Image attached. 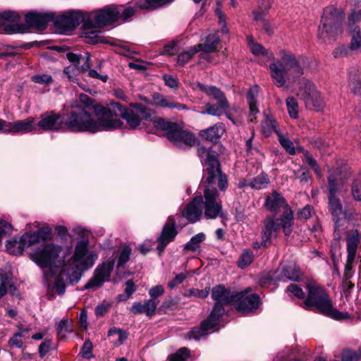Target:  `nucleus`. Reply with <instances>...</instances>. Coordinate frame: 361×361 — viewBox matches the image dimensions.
I'll list each match as a JSON object with an SVG mask.
<instances>
[{
    "instance_id": "f257e3e1",
    "label": "nucleus",
    "mask_w": 361,
    "mask_h": 361,
    "mask_svg": "<svg viewBox=\"0 0 361 361\" xmlns=\"http://www.w3.org/2000/svg\"><path fill=\"white\" fill-rule=\"evenodd\" d=\"M65 129L72 132L95 133L118 128L122 122L114 116L111 111L105 107L96 108L94 116L91 108L76 105L64 115Z\"/></svg>"
},
{
    "instance_id": "f03ea898",
    "label": "nucleus",
    "mask_w": 361,
    "mask_h": 361,
    "mask_svg": "<svg viewBox=\"0 0 361 361\" xmlns=\"http://www.w3.org/2000/svg\"><path fill=\"white\" fill-rule=\"evenodd\" d=\"M279 56L269 64V69L275 85L281 87L287 81H293L304 74V59L286 50L280 51Z\"/></svg>"
},
{
    "instance_id": "7ed1b4c3",
    "label": "nucleus",
    "mask_w": 361,
    "mask_h": 361,
    "mask_svg": "<svg viewBox=\"0 0 361 361\" xmlns=\"http://www.w3.org/2000/svg\"><path fill=\"white\" fill-rule=\"evenodd\" d=\"M235 293H231L224 286L219 285L212 290V298L216 301L211 314L207 319L202 322L200 328H195L189 335L190 338L200 340L207 334V331L213 329L218 324L219 319L224 312V305L233 304Z\"/></svg>"
},
{
    "instance_id": "20e7f679",
    "label": "nucleus",
    "mask_w": 361,
    "mask_h": 361,
    "mask_svg": "<svg viewBox=\"0 0 361 361\" xmlns=\"http://www.w3.org/2000/svg\"><path fill=\"white\" fill-rule=\"evenodd\" d=\"M307 297L302 303V307L307 310L319 312L335 320L348 319V312H339L333 307L331 300L325 290L314 282H309L307 285Z\"/></svg>"
},
{
    "instance_id": "39448f33",
    "label": "nucleus",
    "mask_w": 361,
    "mask_h": 361,
    "mask_svg": "<svg viewBox=\"0 0 361 361\" xmlns=\"http://www.w3.org/2000/svg\"><path fill=\"white\" fill-rule=\"evenodd\" d=\"M98 258L94 251L89 250L87 241H78L74 248L73 256L63 264V272H67L71 281H78L82 273L90 269Z\"/></svg>"
},
{
    "instance_id": "423d86ee",
    "label": "nucleus",
    "mask_w": 361,
    "mask_h": 361,
    "mask_svg": "<svg viewBox=\"0 0 361 361\" xmlns=\"http://www.w3.org/2000/svg\"><path fill=\"white\" fill-rule=\"evenodd\" d=\"M345 20L343 12L334 7H326L318 27V39L321 42L331 44L339 39L343 33L342 25Z\"/></svg>"
},
{
    "instance_id": "0eeeda50",
    "label": "nucleus",
    "mask_w": 361,
    "mask_h": 361,
    "mask_svg": "<svg viewBox=\"0 0 361 361\" xmlns=\"http://www.w3.org/2000/svg\"><path fill=\"white\" fill-rule=\"evenodd\" d=\"M197 155L200 158L202 164L206 166L205 183L212 185L217 182L219 188L224 191L227 188L228 181L226 176L220 169L216 152L212 148L199 146Z\"/></svg>"
},
{
    "instance_id": "6e6552de",
    "label": "nucleus",
    "mask_w": 361,
    "mask_h": 361,
    "mask_svg": "<svg viewBox=\"0 0 361 361\" xmlns=\"http://www.w3.org/2000/svg\"><path fill=\"white\" fill-rule=\"evenodd\" d=\"M154 126L164 130L166 137L178 148H190L197 142V137L192 133L183 130L180 125L164 118H156L154 121Z\"/></svg>"
},
{
    "instance_id": "1a4fd4ad",
    "label": "nucleus",
    "mask_w": 361,
    "mask_h": 361,
    "mask_svg": "<svg viewBox=\"0 0 361 361\" xmlns=\"http://www.w3.org/2000/svg\"><path fill=\"white\" fill-rule=\"evenodd\" d=\"M61 247L55 244H48L42 249H38L31 255L32 259L42 269L47 268L44 274L49 282L51 281L57 268L56 262H59V257L61 252Z\"/></svg>"
},
{
    "instance_id": "9d476101",
    "label": "nucleus",
    "mask_w": 361,
    "mask_h": 361,
    "mask_svg": "<svg viewBox=\"0 0 361 361\" xmlns=\"http://www.w3.org/2000/svg\"><path fill=\"white\" fill-rule=\"evenodd\" d=\"M329 182V207L334 216L335 229H334V239L338 242L335 244V247H340L339 240L341 239V231L343 229L344 224L340 220V217L344 214L343 206L336 196L341 186V180L336 178L334 175H330L328 178Z\"/></svg>"
},
{
    "instance_id": "9b49d317",
    "label": "nucleus",
    "mask_w": 361,
    "mask_h": 361,
    "mask_svg": "<svg viewBox=\"0 0 361 361\" xmlns=\"http://www.w3.org/2000/svg\"><path fill=\"white\" fill-rule=\"evenodd\" d=\"M123 6L117 7H106L91 13L87 14V20L85 23V27H102L114 23L121 13Z\"/></svg>"
},
{
    "instance_id": "f8f14e48",
    "label": "nucleus",
    "mask_w": 361,
    "mask_h": 361,
    "mask_svg": "<svg viewBox=\"0 0 361 361\" xmlns=\"http://www.w3.org/2000/svg\"><path fill=\"white\" fill-rule=\"evenodd\" d=\"M116 257L112 256L106 261L99 264L93 272L92 276L85 285V289L95 290L103 286L104 282L110 281Z\"/></svg>"
},
{
    "instance_id": "ddd939ff",
    "label": "nucleus",
    "mask_w": 361,
    "mask_h": 361,
    "mask_svg": "<svg viewBox=\"0 0 361 361\" xmlns=\"http://www.w3.org/2000/svg\"><path fill=\"white\" fill-rule=\"evenodd\" d=\"M216 183L217 184V182L212 185L205 183L204 208V216L207 219H214L217 216H222V205L221 201L218 200L219 193L214 187Z\"/></svg>"
},
{
    "instance_id": "4468645a",
    "label": "nucleus",
    "mask_w": 361,
    "mask_h": 361,
    "mask_svg": "<svg viewBox=\"0 0 361 361\" xmlns=\"http://www.w3.org/2000/svg\"><path fill=\"white\" fill-rule=\"evenodd\" d=\"M251 288H246L244 291L235 292L234 302L238 312L246 314L257 310L259 305V296L256 293H250Z\"/></svg>"
},
{
    "instance_id": "2eb2a0df",
    "label": "nucleus",
    "mask_w": 361,
    "mask_h": 361,
    "mask_svg": "<svg viewBox=\"0 0 361 361\" xmlns=\"http://www.w3.org/2000/svg\"><path fill=\"white\" fill-rule=\"evenodd\" d=\"M133 107V109H125L121 111V117L130 128H137L140 125L141 120H150L153 122L155 120L152 118L153 111L142 104H135Z\"/></svg>"
},
{
    "instance_id": "dca6fc26",
    "label": "nucleus",
    "mask_w": 361,
    "mask_h": 361,
    "mask_svg": "<svg viewBox=\"0 0 361 361\" xmlns=\"http://www.w3.org/2000/svg\"><path fill=\"white\" fill-rule=\"evenodd\" d=\"M298 95L304 101L307 108L319 111L324 106V102L320 93L317 90L314 85L310 81L304 82L298 91Z\"/></svg>"
},
{
    "instance_id": "f3484780",
    "label": "nucleus",
    "mask_w": 361,
    "mask_h": 361,
    "mask_svg": "<svg viewBox=\"0 0 361 361\" xmlns=\"http://www.w3.org/2000/svg\"><path fill=\"white\" fill-rule=\"evenodd\" d=\"M35 130V118L28 117L24 120L8 122L0 119V131L4 133H28Z\"/></svg>"
},
{
    "instance_id": "a211bd4d",
    "label": "nucleus",
    "mask_w": 361,
    "mask_h": 361,
    "mask_svg": "<svg viewBox=\"0 0 361 361\" xmlns=\"http://www.w3.org/2000/svg\"><path fill=\"white\" fill-rule=\"evenodd\" d=\"M87 20V15L85 16L82 11H68L57 17L55 23L57 26L61 27L63 31L74 30L80 23H84Z\"/></svg>"
},
{
    "instance_id": "6ab92c4d",
    "label": "nucleus",
    "mask_w": 361,
    "mask_h": 361,
    "mask_svg": "<svg viewBox=\"0 0 361 361\" xmlns=\"http://www.w3.org/2000/svg\"><path fill=\"white\" fill-rule=\"evenodd\" d=\"M37 126L43 130H65L63 119L59 114L54 111H47L40 116V121L37 123Z\"/></svg>"
},
{
    "instance_id": "aec40b11",
    "label": "nucleus",
    "mask_w": 361,
    "mask_h": 361,
    "mask_svg": "<svg viewBox=\"0 0 361 361\" xmlns=\"http://www.w3.org/2000/svg\"><path fill=\"white\" fill-rule=\"evenodd\" d=\"M176 220L173 216L168 217L167 221L162 228L160 236L157 239V250L160 254L164 250L166 245L176 236L178 232L175 228Z\"/></svg>"
},
{
    "instance_id": "412c9836",
    "label": "nucleus",
    "mask_w": 361,
    "mask_h": 361,
    "mask_svg": "<svg viewBox=\"0 0 361 361\" xmlns=\"http://www.w3.org/2000/svg\"><path fill=\"white\" fill-rule=\"evenodd\" d=\"M202 204L203 198L202 196L195 197L183 211V216L190 223L193 224L198 221L202 215Z\"/></svg>"
},
{
    "instance_id": "4be33fe9",
    "label": "nucleus",
    "mask_w": 361,
    "mask_h": 361,
    "mask_svg": "<svg viewBox=\"0 0 361 361\" xmlns=\"http://www.w3.org/2000/svg\"><path fill=\"white\" fill-rule=\"evenodd\" d=\"M264 207L270 212H279L281 209L283 211L290 209L282 195L275 190L267 196Z\"/></svg>"
},
{
    "instance_id": "5701e85b",
    "label": "nucleus",
    "mask_w": 361,
    "mask_h": 361,
    "mask_svg": "<svg viewBox=\"0 0 361 361\" xmlns=\"http://www.w3.org/2000/svg\"><path fill=\"white\" fill-rule=\"evenodd\" d=\"M280 229V224L275 221L274 217H268L264 221V228L262 231V244L267 246L271 243L274 238H276Z\"/></svg>"
},
{
    "instance_id": "b1692460",
    "label": "nucleus",
    "mask_w": 361,
    "mask_h": 361,
    "mask_svg": "<svg viewBox=\"0 0 361 361\" xmlns=\"http://www.w3.org/2000/svg\"><path fill=\"white\" fill-rule=\"evenodd\" d=\"M53 20L51 13H39L35 12L28 13L25 16L26 23L39 30L44 29L47 24Z\"/></svg>"
},
{
    "instance_id": "393cba45",
    "label": "nucleus",
    "mask_w": 361,
    "mask_h": 361,
    "mask_svg": "<svg viewBox=\"0 0 361 361\" xmlns=\"http://www.w3.org/2000/svg\"><path fill=\"white\" fill-rule=\"evenodd\" d=\"M343 234L346 235L348 256H349V260H350L353 257H355L356 255L357 245L360 243L359 232L357 229L347 230L345 228L341 233V237Z\"/></svg>"
},
{
    "instance_id": "a878e982",
    "label": "nucleus",
    "mask_w": 361,
    "mask_h": 361,
    "mask_svg": "<svg viewBox=\"0 0 361 361\" xmlns=\"http://www.w3.org/2000/svg\"><path fill=\"white\" fill-rule=\"evenodd\" d=\"M228 107L229 102L226 101H224V103H217V104H212L208 102L205 104L204 109L200 111V114L203 115L209 114L217 117H219L223 114H226V117L234 123L233 120L231 118L230 114L227 113Z\"/></svg>"
},
{
    "instance_id": "bb28decb",
    "label": "nucleus",
    "mask_w": 361,
    "mask_h": 361,
    "mask_svg": "<svg viewBox=\"0 0 361 361\" xmlns=\"http://www.w3.org/2000/svg\"><path fill=\"white\" fill-rule=\"evenodd\" d=\"M159 303V301L157 299H149L145 300L143 304L134 303L130 310L134 314L145 313L148 317H151L154 314Z\"/></svg>"
},
{
    "instance_id": "cd10ccee",
    "label": "nucleus",
    "mask_w": 361,
    "mask_h": 361,
    "mask_svg": "<svg viewBox=\"0 0 361 361\" xmlns=\"http://www.w3.org/2000/svg\"><path fill=\"white\" fill-rule=\"evenodd\" d=\"M152 104L165 107L169 109H177L178 110H185L188 107L185 104L174 102L171 98L163 96L159 93H154L152 95Z\"/></svg>"
},
{
    "instance_id": "c85d7f7f",
    "label": "nucleus",
    "mask_w": 361,
    "mask_h": 361,
    "mask_svg": "<svg viewBox=\"0 0 361 361\" xmlns=\"http://www.w3.org/2000/svg\"><path fill=\"white\" fill-rule=\"evenodd\" d=\"M226 128L224 123H218L214 126L200 132V135L209 141L216 142L225 133Z\"/></svg>"
},
{
    "instance_id": "c756f323",
    "label": "nucleus",
    "mask_w": 361,
    "mask_h": 361,
    "mask_svg": "<svg viewBox=\"0 0 361 361\" xmlns=\"http://www.w3.org/2000/svg\"><path fill=\"white\" fill-rule=\"evenodd\" d=\"M196 87L207 96L216 100L217 103H224V101L228 102L224 93L215 86H208L200 82H197L196 84Z\"/></svg>"
},
{
    "instance_id": "7c9ffc66",
    "label": "nucleus",
    "mask_w": 361,
    "mask_h": 361,
    "mask_svg": "<svg viewBox=\"0 0 361 361\" xmlns=\"http://www.w3.org/2000/svg\"><path fill=\"white\" fill-rule=\"evenodd\" d=\"M275 221L280 224V228H283L286 235H288L292 232L293 225V213L291 209L283 211V214L281 218L275 219Z\"/></svg>"
},
{
    "instance_id": "2f4dec72",
    "label": "nucleus",
    "mask_w": 361,
    "mask_h": 361,
    "mask_svg": "<svg viewBox=\"0 0 361 361\" xmlns=\"http://www.w3.org/2000/svg\"><path fill=\"white\" fill-rule=\"evenodd\" d=\"M281 276L277 279L279 281L286 278L290 281H298L302 275V272L298 267L294 264H289L281 267Z\"/></svg>"
},
{
    "instance_id": "473e14b6",
    "label": "nucleus",
    "mask_w": 361,
    "mask_h": 361,
    "mask_svg": "<svg viewBox=\"0 0 361 361\" xmlns=\"http://www.w3.org/2000/svg\"><path fill=\"white\" fill-rule=\"evenodd\" d=\"M220 39L216 32L209 34L205 39L204 44H197L200 45V51L205 54L212 53L216 51V46L219 44Z\"/></svg>"
},
{
    "instance_id": "72a5a7b5",
    "label": "nucleus",
    "mask_w": 361,
    "mask_h": 361,
    "mask_svg": "<svg viewBox=\"0 0 361 361\" xmlns=\"http://www.w3.org/2000/svg\"><path fill=\"white\" fill-rule=\"evenodd\" d=\"M16 288L11 276L8 274L1 276L0 283V299L7 293L13 294Z\"/></svg>"
},
{
    "instance_id": "f704fd0d",
    "label": "nucleus",
    "mask_w": 361,
    "mask_h": 361,
    "mask_svg": "<svg viewBox=\"0 0 361 361\" xmlns=\"http://www.w3.org/2000/svg\"><path fill=\"white\" fill-rule=\"evenodd\" d=\"M84 31L80 37L84 39V42L87 44H96L101 42V31L98 30H92L93 27H85L83 24Z\"/></svg>"
},
{
    "instance_id": "c9c22d12",
    "label": "nucleus",
    "mask_w": 361,
    "mask_h": 361,
    "mask_svg": "<svg viewBox=\"0 0 361 361\" xmlns=\"http://www.w3.org/2000/svg\"><path fill=\"white\" fill-rule=\"evenodd\" d=\"M198 52H200V45L190 47L186 51L178 54L177 63L180 66L185 65Z\"/></svg>"
},
{
    "instance_id": "e433bc0d",
    "label": "nucleus",
    "mask_w": 361,
    "mask_h": 361,
    "mask_svg": "<svg viewBox=\"0 0 361 361\" xmlns=\"http://www.w3.org/2000/svg\"><path fill=\"white\" fill-rule=\"evenodd\" d=\"M6 247L7 251L12 255L21 254L25 247L22 237L20 238H13L7 241Z\"/></svg>"
},
{
    "instance_id": "4c0bfd02",
    "label": "nucleus",
    "mask_w": 361,
    "mask_h": 361,
    "mask_svg": "<svg viewBox=\"0 0 361 361\" xmlns=\"http://www.w3.org/2000/svg\"><path fill=\"white\" fill-rule=\"evenodd\" d=\"M259 90L257 86L252 87L247 95V100L250 108L251 115H255L259 112L257 106L256 97L258 94Z\"/></svg>"
},
{
    "instance_id": "58836bf2",
    "label": "nucleus",
    "mask_w": 361,
    "mask_h": 361,
    "mask_svg": "<svg viewBox=\"0 0 361 361\" xmlns=\"http://www.w3.org/2000/svg\"><path fill=\"white\" fill-rule=\"evenodd\" d=\"M348 32L351 37L350 48L351 49H358L361 47V33L358 26H353L351 30L348 28Z\"/></svg>"
},
{
    "instance_id": "ea45409f",
    "label": "nucleus",
    "mask_w": 361,
    "mask_h": 361,
    "mask_svg": "<svg viewBox=\"0 0 361 361\" xmlns=\"http://www.w3.org/2000/svg\"><path fill=\"white\" fill-rule=\"evenodd\" d=\"M270 183L269 177L264 173H262L255 178L250 183L249 185L254 189L260 190L266 188Z\"/></svg>"
},
{
    "instance_id": "a19ab883",
    "label": "nucleus",
    "mask_w": 361,
    "mask_h": 361,
    "mask_svg": "<svg viewBox=\"0 0 361 361\" xmlns=\"http://www.w3.org/2000/svg\"><path fill=\"white\" fill-rule=\"evenodd\" d=\"M66 276V279L70 280L69 276L67 274V272H63V267L61 268L59 276H57L55 279V283L53 286V288L56 290V291L59 294L62 295L65 293L66 286L63 280V276Z\"/></svg>"
},
{
    "instance_id": "79ce46f5",
    "label": "nucleus",
    "mask_w": 361,
    "mask_h": 361,
    "mask_svg": "<svg viewBox=\"0 0 361 361\" xmlns=\"http://www.w3.org/2000/svg\"><path fill=\"white\" fill-rule=\"evenodd\" d=\"M20 20V16L15 11H4L0 13V25L6 26L11 23H16Z\"/></svg>"
},
{
    "instance_id": "37998d69",
    "label": "nucleus",
    "mask_w": 361,
    "mask_h": 361,
    "mask_svg": "<svg viewBox=\"0 0 361 361\" xmlns=\"http://www.w3.org/2000/svg\"><path fill=\"white\" fill-rule=\"evenodd\" d=\"M205 240V235L203 233H199L193 236L190 240L185 245V250L195 251L199 248L200 244Z\"/></svg>"
},
{
    "instance_id": "c03bdc74",
    "label": "nucleus",
    "mask_w": 361,
    "mask_h": 361,
    "mask_svg": "<svg viewBox=\"0 0 361 361\" xmlns=\"http://www.w3.org/2000/svg\"><path fill=\"white\" fill-rule=\"evenodd\" d=\"M286 104L289 116L293 118H297L299 106L296 99L293 97H288L286 100Z\"/></svg>"
},
{
    "instance_id": "a18cd8bd",
    "label": "nucleus",
    "mask_w": 361,
    "mask_h": 361,
    "mask_svg": "<svg viewBox=\"0 0 361 361\" xmlns=\"http://www.w3.org/2000/svg\"><path fill=\"white\" fill-rule=\"evenodd\" d=\"M262 129L264 134L269 135L273 132L276 131V122L271 116H267L262 123Z\"/></svg>"
},
{
    "instance_id": "49530a36",
    "label": "nucleus",
    "mask_w": 361,
    "mask_h": 361,
    "mask_svg": "<svg viewBox=\"0 0 361 361\" xmlns=\"http://www.w3.org/2000/svg\"><path fill=\"white\" fill-rule=\"evenodd\" d=\"M277 135L280 144L286 151L290 154H295L296 153V149L295 148L293 143L288 138L279 133H277Z\"/></svg>"
},
{
    "instance_id": "de8ad7c7",
    "label": "nucleus",
    "mask_w": 361,
    "mask_h": 361,
    "mask_svg": "<svg viewBox=\"0 0 361 361\" xmlns=\"http://www.w3.org/2000/svg\"><path fill=\"white\" fill-rule=\"evenodd\" d=\"M174 0H146V3L140 5V8H157L173 2Z\"/></svg>"
},
{
    "instance_id": "09e8293b",
    "label": "nucleus",
    "mask_w": 361,
    "mask_h": 361,
    "mask_svg": "<svg viewBox=\"0 0 361 361\" xmlns=\"http://www.w3.org/2000/svg\"><path fill=\"white\" fill-rule=\"evenodd\" d=\"M253 260V255L252 253L249 250H245L242 253L238 264V267L241 269H244L247 267L248 265H250Z\"/></svg>"
},
{
    "instance_id": "8fccbe9b",
    "label": "nucleus",
    "mask_w": 361,
    "mask_h": 361,
    "mask_svg": "<svg viewBox=\"0 0 361 361\" xmlns=\"http://www.w3.org/2000/svg\"><path fill=\"white\" fill-rule=\"evenodd\" d=\"M131 249L128 246L124 247L118 256L117 269L121 268L130 259Z\"/></svg>"
},
{
    "instance_id": "3c124183",
    "label": "nucleus",
    "mask_w": 361,
    "mask_h": 361,
    "mask_svg": "<svg viewBox=\"0 0 361 361\" xmlns=\"http://www.w3.org/2000/svg\"><path fill=\"white\" fill-rule=\"evenodd\" d=\"M248 44L253 54L262 56L267 54V50L260 44L255 42L251 37L248 38Z\"/></svg>"
},
{
    "instance_id": "603ef678",
    "label": "nucleus",
    "mask_w": 361,
    "mask_h": 361,
    "mask_svg": "<svg viewBox=\"0 0 361 361\" xmlns=\"http://www.w3.org/2000/svg\"><path fill=\"white\" fill-rule=\"evenodd\" d=\"M352 195L356 201H361V176L355 178L351 188Z\"/></svg>"
},
{
    "instance_id": "864d4df0",
    "label": "nucleus",
    "mask_w": 361,
    "mask_h": 361,
    "mask_svg": "<svg viewBox=\"0 0 361 361\" xmlns=\"http://www.w3.org/2000/svg\"><path fill=\"white\" fill-rule=\"evenodd\" d=\"M22 240L24 243L25 247H28L30 245L37 243L39 240L37 232H34L31 233H26L22 236Z\"/></svg>"
},
{
    "instance_id": "5fc2aeb1",
    "label": "nucleus",
    "mask_w": 361,
    "mask_h": 361,
    "mask_svg": "<svg viewBox=\"0 0 361 361\" xmlns=\"http://www.w3.org/2000/svg\"><path fill=\"white\" fill-rule=\"evenodd\" d=\"M355 259V257H353L350 260H349V256H348L342 281H350V279L353 277L354 271L353 270L352 264Z\"/></svg>"
},
{
    "instance_id": "6e6d98bb",
    "label": "nucleus",
    "mask_w": 361,
    "mask_h": 361,
    "mask_svg": "<svg viewBox=\"0 0 361 361\" xmlns=\"http://www.w3.org/2000/svg\"><path fill=\"white\" fill-rule=\"evenodd\" d=\"M189 356V350L186 348H181L179 350L169 357L170 361H185Z\"/></svg>"
},
{
    "instance_id": "4d7b16f0",
    "label": "nucleus",
    "mask_w": 361,
    "mask_h": 361,
    "mask_svg": "<svg viewBox=\"0 0 361 361\" xmlns=\"http://www.w3.org/2000/svg\"><path fill=\"white\" fill-rule=\"evenodd\" d=\"M350 87L355 94L360 93L361 80L360 75L355 74L350 76Z\"/></svg>"
},
{
    "instance_id": "13d9d810",
    "label": "nucleus",
    "mask_w": 361,
    "mask_h": 361,
    "mask_svg": "<svg viewBox=\"0 0 361 361\" xmlns=\"http://www.w3.org/2000/svg\"><path fill=\"white\" fill-rule=\"evenodd\" d=\"M286 292L288 293H292L294 296L299 299L305 298V293L298 285H289L286 288Z\"/></svg>"
},
{
    "instance_id": "bf43d9fd",
    "label": "nucleus",
    "mask_w": 361,
    "mask_h": 361,
    "mask_svg": "<svg viewBox=\"0 0 361 361\" xmlns=\"http://www.w3.org/2000/svg\"><path fill=\"white\" fill-rule=\"evenodd\" d=\"M354 283L350 281H342V283L340 286L341 290L342 295L346 299L350 295L352 290L354 288Z\"/></svg>"
},
{
    "instance_id": "052dcab7",
    "label": "nucleus",
    "mask_w": 361,
    "mask_h": 361,
    "mask_svg": "<svg viewBox=\"0 0 361 361\" xmlns=\"http://www.w3.org/2000/svg\"><path fill=\"white\" fill-rule=\"evenodd\" d=\"M32 81L42 85H49L52 82V77L49 74L36 75L32 77Z\"/></svg>"
},
{
    "instance_id": "680f3d73",
    "label": "nucleus",
    "mask_w": 361,
    "mask_h": 361,
    "mask_svg": "<svg viewBox=\"0 0 361 361\" xmlns=\"http://www.w3.org/2000/svg\"><path fill=\"white\" fill-rule=\"evenodd\" d=\"M37 232L39 239H42V240H49L52 237L51 229L47 226H42V228H39Z\"/></svg>"
},
{
    "instance_id": "e2e57ef3",
    "label": "nucleus",
    "mask_w": 361,
    "mask_h": 361,
    "mask_svg": "<svg viewBox=\"0 0 361 361\" xmlns=\"http://www.w3.org/2000/svg\"><path fill=\"white\" fill-rule=\"evenodd\" d=\"M187 278V274L184 273H180L177 274L171 281L168 283V287L170 289H173L178 285L181 284L185 279Z\"/></svg>"
},
{
    "instance_id": "0e129e2a",
    "label": "nucleus",
    "mask_w": 361,
    "mask_h": 361,
    "mask_svg": "<svg viewBox=\"0 0 361 361\" xmlns=\"http://www.w3.org/2000/svg\"><path fill=\"white\" fill-rule=\"evenodd\" d=\"M314 213L313 208L310 205H306L298 213V217L300 219L307 220L310 219Z\"/></svg>"
},
{
    "instance_id": "69168bd1",
    "label": "nucleus",
    "mask_w": 361,
    "mask_h": 361,
    "mask_svg": "<svg viewBox=\"0 0 361 361\" xmlns=\"http://www.w3.org/2000/svg\"><path fill=\"white\" fill-rule=\"evenodd\" d=\"M361 20V11H353L348 18V26L351 30L353 26L355 27V23Z\"/></svg>"
},
{
    "instance_id": "338daca9",
    "label": "nucleus",
    "mask_w": 361,
    "mask_h": 361,
    "mask_svg": "<svg viewBox=\"0 0 361 361\" xmlns=\"http://www.w3.org/2000/svg\"><path fill=\"white\" fill-rule=\"evenodd\" d=\"M21 334H15L8 341V345L12 348H20L23 345V342L21 339Z\"/></svg>"
},
{
    "instance_id": "774afa93",
    "label": "nucleus",
    "mask_w": 361,
    "mask_h": 361,
    "mask_svg": "<svg viewBox=\"0 0 361 361\" xmlns=\"http://www.w3.org/2000/svg\"><path fill=\"white\" fill-rule=\"evenodd\" d=\"M359 355L355 351L345 350L343 353L341 361H358Z\"/></svg>"
}]
</instances>
